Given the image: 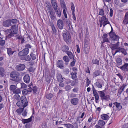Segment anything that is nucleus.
<instances>
[{
	"label": "nucleus",
	"instance_id": "nucleus-57",
	"mask_svg": "<svg viewBox=\"0 0 128 128\" xmlns=\"http://www.w3.org/2000/svg\"><path fill=\"white\" fill-rule=\"evenodd\" d=\"M123 22L125 24H128V18H124L123 20Z\"/></svg>",
	"mask_w": 128,
	"mask_h": 128
},
{
	"label": "nucleus",
	"instance_id": "nucleus-8",
	"mask_svg": "<svg viewBox=\"0 0 128 128\" xmlns=\"http://www.w3.org/2000/svg\"><path fill=\"white\" fill-rule=\"evenodd\" d=\"M3 26L5 27H8L12 26L10 22V19H8L4 21L2 23Z\"/></svg>",
	"mask_w": 128,
	"mask_h": 128
},
{
	"label": "nucleus",
	"instance_id": "nucleus-33",
	"mask_svg": "<svg viewBox=\"0 0 128 128\" xmlns=\"http://www.w3.org/2000/svg\"><path fill=\"white\" fill-rule=\"evenodd\" d=\"M108 116L106 114H102L101 116V118L103 120H106L108 118Z\"/></svg>",
	"mask_w": 128,
	"mask_h": 128
},
{
	"label": "nucleus",
	"instance_id": "nucleus-49",
	"mask_svg": "<svg viewBox=\"0 0 128 128\" xmlns=\"http://www.w3.org/2000/svg\"><path fill=\"white\" fill-rule=\"evenodd\" d=\"M55 11L57 16L58 17H60L61 15L60 11L59 10H56Z\"/></svg>",
	"mask_w": 128,
	"mask_h": 128
},
{
	"label": "nucleus",
	"instance_id": "nucleus-16",
	"mask_svg": "<svg viewBox=\"0 0 128 128\" xmlns=\"http://www.w3.org/2000/svg\"><path fill=\"white\" fill-rule=\"evenodd\" d=\"M126 86V84H123L122 86L119 88L118 90V94L119 95L120 94L122 93V92L124 91V89Z\"/></svg>",
	"mask_w": 128,
	"mask_h": 128
},
{
	"label": "nucleus",
	"instance_id": "nucleus-26",
	"mask_svg": "<svg viewBox=\"0 0 128 128\" xmlns=\"http://www.w3.org/2000/svg\"><path fill=\"white\" fill-rule=\"evenodd\" d=\"M100 72L99 70H97L94 72L92 74L93 78L95 77L100 75Z\"/></svg>",
	"mask_w": 128,
	"mask_h": 128
},
{
	"label": "nucleus",
	"instance_id": "nucleus-6",
	"mask_svg": "<svg viewBox=\"0 0 128 128\" xmlns=\"http://www.w3.org/2000/svg\"><path fill=\"white\" fill-rule=\"evenodd\" d=\"M119 42H117L115 44H112L110 47V48L111 49L112 51L114 50L118 49L119 47L120 46L119 44Z\"/></svg>",
	"mask_w": 128,
	"mask_h": 128
},
{
	"label": "nucleus",
	"instance_id": "nucleus-7",
	"mask_svg": "<svg viewBox=\"0 0 128 128\" xmlns=\"http://www.w3.org/2000/svg\"><path fill=\"white\" fill-rule=\"evenodd\" d=\"M57 25L58 28L60 30L63 28L64 25L62 20L60 19H59L57 21Z\"/></svg>",
	"mask_w": 128,
	"mask_h": 128
},
{
	"label": "nucleus",
	"instance_id": "nucleus-3",
	"mask_svg": "<svg viewBox=\"0 0 128 128\" xmlns=\"http://www.w3.org/2000/svg\"><path fill=\"white\" fill-rule=\"evenodd\" d=\"M62 36L65 42L67 43L71 41V36L69 32L68 31L65 30L62 32Z\"/></svg>",
	"mask_w": 128,
	"mask_h": 128
},
{
	"label": "nucleus",
	"instance_id": "nucleus-51",
	"mask_svg": "<svg viewBox=\"0 0 128 128\" xmlns=\"http://www.w3.org/2000/svg\"><path fill=\"white\" fill-rule=\"evenodd\" d=\"M13 92L14 94H18L20 93V91L19 89L17 88Z\"/></svg>",
	"mask_w": 128,
	"mask_h": 128
},
{
	"label": "nucleus",
	"instance_id": "nucleus-4",
	"mask_svg": "<svg viewBox=\"0 0 128 128\" xmlns=\"http://www.w3.org/2000/svg\"><path fill=\"white\" fill-rule=\"evenodd\" d=\"M100 94V96L102 100H108L110 96L108 95L106 96L105 93L104 92V90L102 91H98Z\"/></svg>",
	"mask_w": 128,
	"mask_h": 128
},
{
	"label": "nucleus",
	"instance_id": "nucleus-27",
	"mask_svg": "<svg viewBox=\"0 0 128 128\" xmlns=\"http://www.w3.org/2000/svg\"><path fill=\"white\" fill-rule=\"evenodd\" d=\"M0 75L1 77H3L5 75V70L2 67H0Z\"/></svg>",
	"mask_w": 128,
	"mask_h": 128
},
{
	"label": "nucleus",
	"instance_id": "nucleus-29",
	"mask_svg": "<svg viewBox=\"0 0 128 128\" xmlns=\"http://www.w3.org/2000/svg\"><path fill=\"white\" fill-rule=\"evenodd\" d=\"M63 59L65 62H66L65 63L66 64L68 65V62H69L70 60L68 56H64L63 57Z\"/></svg>",
	"mask_w": 128,
	"mask_h": 128
},
{
	"label": "nucleus",
	"instance_id": "nucleus-37",
	"mask_svg": "<svg viewBox=\"0 0 128 128\" xmlns=\"http://www.w3.org/2000/svg\"><path fill=\"white\" fill-rule=\"evenodd\" d=\"M60 4L62 8H64L66 9V6L65 3L64 1L62 0H60Z\"/></svg>",
	"mask_w": 128,
	"mask_h": 128
},
{
	"label": "nucleus",
	"instance_id": "nucleus-36",
	"mask_svg": "<svg viewBox=\"0 0 128 128\" xmlns=\"http://www.w3.org/2000/svg\"><path fill=\"white\" fill-rule=\"evenodd\" d=\"M53 94L51 93L46 94L45 95L46 98L49 100L51 99L53 97Z\"/></svg>",
	"mask_w": 128,
	"mask_h": 128
},
{
	"label": "nucleus",
	"instance_id": "nucleus-18",
	"mask_svg": "<svg viewBox=\"0 0 128 128\" xmlns=\"http://www.w3.org/2000/svg\"><path fill=\"white\" fill-rule=\"evenodd\" d=\"M23 79L24 82L26 83H28L30 81V78L29 75L26 74L24 77Z\"/></svg>",
	"mask_w": 128,
	"mask_h": 128
},
{
	"label": "nucleus",
	"instance_id": "nucleus-47",
	"mask_svg": "<svg viewBox=\"0 0 128 128\" xmlns=\"http://www.w3.org/2000/svg\"><path fill=\"white\" fill-rule=\"evenodd\" d=\"M20 96L18 94H16L14 96V98L17 100H19L20 98Z\"/></svg>",
	"mask_w": 128,
	"mask_h": 128
},
{
	"label": "nucleus",
	"instance_id": "nucleus-34",
	"mask_svg": "<svg viewBox=\"0 0 128 128\" xmlns=\"http://www.w3.org/2000/svg\"><path fill=\"white\" fill-rule=\"evenodd\" d=\"M77 73L76 72H72L70 74L72 76V79L74 80L77 78L76 74Z\"/></svg>",
	"mask_w": 128,
	"mask_h": 128
},
{
	"label": "nucleus",
	"instance_id": "nucleus-10",
	"mask_svg": "<svg viewBox=\"0 0 128 128\" xmlns=\"http://www.w3.org/2000/svg\"><path fill=\"white\" fill-rule=\"evenodd\" d=\"M57 66L61 69H63L64 68V64L62 60H58L56 63Z\"/></svg>",
	"mask_w": 128,
	"mask_h": 128
},
{
	"label": "nucleus",
	"instance_id": "nucleus-21",
	"mask_svg": "<svg viewBox=\"0 0 128 128\" xmlns=\"http://www.w3.org/2000/svg\"><path fill=\"white\" fill-rule=\"evenodd\" d=\"M56 78L58 81L59 82H62L63 81V79L62 78V75L59 73L56 74Z\"/></svg>",
	"mask_w": 128,
	"mask_h": 128
},
{
	"label": "nucleus",
	"instance_id": "nucleus-46",
	"mask_svg": "<svg viewBox=\"0 0 128 128\" xmlns=\"http://www.w3.org/2000/svg\"><path fill=\"white\" fill-rule=\"evenodd\" d=\"M64 125L67 128H72L73 127V125L70 124H65Z\"/></svg>",
	"mask_w": 128,
	"mask_h": 128
},
{
	"label": "nucleus",
	"instance_id": "nucleus-15",
	"mask_svg": "<svg viewBox=\"0 0 128 128\" xmlns=\"http://www.w3.org/2000/svg\"><path fill=\"white\" fill-rule=\"evenodd\" d=\"M116 50H117L116 51V52L117 53L118 52H121L125 55L127 54L124 48H121L120 46L119 47L118 49H116Z\"/></svg>",
	"mask_w": 128,
	"mask_h": 128
},
{
	"label": "nucleus",
	"instance_id": "nucleus-44",
	"mask_svg": "<svg viewBox=\"0 0 128 128\" xmlns=\"http://www.w3.org/2000/svg\"><path fill=\"white\" fill-rule=\"evenodd\" d=\"M5 42V41L3 40L2 38L0 37V45L1 46H3L4 45Z\"/></svg>",
	"mask_w": 128,
	"mask_h": 128
},
{
	"label": "nucleus",
	"instance_id": "nucleus-50",
	"mask_svg": "<svg viewBox=\"0 0 128 128\" xmlns=\"http://www.w3.org/2000/svg\"><path fill=\"white\" fill-rule=\"evenodd\" d=\"M71 9L72 10V12H74L75 11L74 6L73 3L72 2L71 4Z\"/></svg>",
	"mask_w": 128,
	"mask_h": 128
},
{
	"label": "nucleus",
	"instance_id": "nucleus-61",
	"mask_svg": "<svg viewBox=\"0 0 128 128\" xmlns=\"http://www.w3.org/2000/svg\"><path fill=\"white\" fill-rule=\"evenodd\" d=\"M28 91L29 92H31L33 90V89L32 88V87L31 86V85H28Z\"/></svg>",
	"mask_w": 128,
	"mask_h": 128
},
{
	"label": "nucleus",
	"instance_id": "nucleus-48",
	"mask_svg": "<svg viewBox=\"0 0 128 128\" xmlns=\"http://www.w3.org/2000/svg\"><path fill=\"white\" fill-rule=\"evenodd\" d=\"M52 29L53 32V34H56L57 32V30L55 26L52 27Z\"/></svg>",
	"mask_w": 128,
	"mask_h": 128
},
{
	"label": "nucleus",
	"instance_id": "nucleus-1",
	"mask_svg": "<svg viewBox=\"0 0 128 128\" xmlns=\"http://www.w3.org/2000/svg\"><path fill=\"white\" fill-rule=\"evenodd\" d=\"M20 74L18 72L16 71L12 72L10 74V76L12 78L10 80L16 82H18L20 80V79L19 78Z\"/></svg>",
	"mask_w": 128,
	"mask_h": 128
},
{
	"label": "nucleus",
	"instance_id": "nucleus-39",
	"mask_svg": "<svg viewBox=\"0 0 128 128\" xmlns=\"http://www.w3.org/2000/svg\"><path fill=\"white\" fill-rule=\"evenodd\" d=\"M78 80L75 79L74 80L72 81L71 82V85L72 86H74L76 84L78 83Z\"/></svg>",
	"mask_w": 128,
	"mask_h": 128
},
{
	"label": "nucleus",
	"instance_id": "nucleus-31",
	"mask_svg": "<svg viewBox=\"0 0 128 128\" xmlns=\"http://www.w3.org/2000/svg\"><path fill=\"white\" fill-rule=\"evenodd\" d=\"M20 99L21 102L24 104L26 103H27L26 102V99L25 96H22Z\"/></svg>",
	"mask_w": 128,
	"mask_h": 128
},
{
	"label": "nucleus",
	"instance_id": "nucleus-19",
	"mask_svg": "<svg viewBox=\"0 0 128 128\" xmlns=\"http://www.w3.org/2000/svg\"><path fill=\"white\" fill-rule=\"evenodd\" d=\"M48 13L50 14V16L52 20H54L56 18L54 12V11H48Z\"/></svg>",
	"mask_w": 128,
	"mask_h": 128
},
{
	"label": "nucleus",
	"instance_id": "nucleus-32",
	"mask_svg": "<svg viewBox=\"0 0 128 128\" xmlns=\"http://www.w3.org/2000/svg\"><path fill=\"white\" fill-rule=\"evenodd\" d=\"M106 19H108V18H106V16H103L101 17L100 18H99V20L100 23H102V22L106 20Z\"/></svg>",
	"mask_w": 128,
	"mask_h": 128
},
{
	"label": "nucleus",
	"instance_id": "nucleus-14",
	"mask_svg": "<svg viewBox=\"0 0 128 128\" xmlns=\"http://www.w3.org/2000/svg\"><path fill=\"white\" fill-rule=\"evenodd\" d=\"M79 99L77 98H74L71 99L70 101L71 103L73 105H77L78 103Z\"/></svg>",
	"mask_w": 128,
	"mask_h": 128
},
{
	"label": "nucleus",
	"instance_id": "nucleus-35",
	"mask_svg": "<svg viewBox=\"0 0 128 128\" xmlns=\"http://www.w3.org/2000/svg\"><path fill=\"white\" fill-rule=\"evenodd\" d=\"M16 85H12L10 86V91L13 92L16 89Z\"/></svg>",
	"mask_w": 128,
	"mask_h": 128
},
{
	"label": "nucleus",
	"instance_id": "nucleus-56",
	"mask_svg": "<svg viewBox=\"0 0 128 128\" xmlns=\"http://www.w3.org/2000/svg\"><path fill=\"white\" fill-rule=\"evenodd\" d=\"M28 92H29L28 90L26 89H24L22 91V93L24 95H26L29 93Z\"/></svg>",
	"mask_w": 128,
	"mask_h": 128
},
{
	"label": "nucleus",
	"instance_id": "nucleus-58",
	"mask_svg": "<svg viewBox=\"0 0 128 128\" xmlns=\"http://www.w3.org/2000/svg\"><path fill=\"white\" fill-rule=\"evenodd\" d=\"M84 48V52L86 54H88V53L89 52L90 50V48Z\"/></svg>",
	"mask_w": 128,
	"mask_h": 128
},
{
	"label": "nucleus",
	"instance_id": "nucleus-42",
	"mask_svg": "<svg viewBox=\"0 0 128 128\" xmlns=\"http://www.w3.org/2000/svg\"><path fill=\"white\" fill-rule=\"evenodd\" d=\"M92 62L93 64H96L98 65L99 64V61L96 59H93L92 60Z\"/></svg>",
	"mask_w": 128,
	"mask_h": 128
},
{
	"label": "nucleus",
	"instance_id": "nucleus-52",
	"mask_svg": "<svg viewBox=\"0 0 128 128\" xmlns=\"http://www.w3.org/2000/svg\"><path fill=\"white\" fill-rule=\"evenodd\" d=\"M30 55L33 60H35L36 58V55L34 54L33 52H31Z\"/></svg>",
	"mask_w": 128,
	"mask_h": 128
},
{
	"label": "nucleus",
	"instance_id": "nucleus-24",
	"mask_svg": "<svg viewBox=\"0 0 128 128\" xmlns=\"http://www.w3.org/2000/svg\"><path fill=\"white\" fill-rule=\"evenodd\" d=\"M62 51L66 53L68 52V51L69 48L68 46H63L62 47Z\"/></svg>",
	"mask_w": 128,
	"mask_h": 128
},
{
	"label": "nucleus",
	"instance_id": "nucleus-13",
	"mask_svg": "<svg viewBox=\"0 0 128 128\" xmlns=\"http://www.w3.org/2000/svg\"><path fill=\"white\" fill-rule=\"evenodd\" d=\"M16 105L19 108L23 107L24 108L27 106L28 105V103H26L24 104L22 102H16Z\"/></svg>",
	"mask_w": 128,
	"mask_h": 128
},
{
	"label": "nucleus",
	"instance_id": "nucleus-11",
	"mask_svg": "<svg viewBox=\"0 0 128 128\" xmlns=\"http://www.w3.org/2000/svg\"><path fill=\"white\" fill-rule=\"evenodd\" d=\"M16 67L17 70L18 71H22L25 69V66L24 64H21L17 65Z\"/></svg>",
	"mask_w": 128,
	"mask_h": 128
},
{
	"label": "nucleus",
	"instance_id": "nucleus-40",
	"mask_svg": "<svg viewBox=\"0 0 128 128\" xmlns=\"http://www.w3.org/2000/svg\"><path fill=\"white\" fill-rule=\"evenodd\" d=\"M24 109V108H18L16 110V112L18 114L20 115L21 114V113L23 111Z\"/></svg>",
	"mask_w": 128,
	"mask_h": 128
},
{
	"label": "nucleus",
	"instance_id": "nucleus-30",
	"mask_svg": "<svg viewBox=\"0 0 128 128\" xmlns=\"http://www.w3.org/2000/svg\"><path fill=\"white\" fill-rule=\"evenodd\" d=\"M116 61L117 65L120 66L122 64V60L120 58H117L116 59Z\"/></svg>",
	"mask_w": 128,
	"mask_h": 128
},
{
	"label": "nucleus",
	"instance_id": "nucleus-28",
	"mask_svg": "<svg viewBox=\"0 0 128 128\" xmlns=\"http://www.w3.org/2000/svg\"><path fill=\"white\" fill-rule=\"evenodd\" d=\"M11 30H12V32L15 34H16L18 33V29L16 28L15 25L12 26L11 27Z\"/></svg>",
	"mask_w": 128,
	"mask_h": 128
},
{
	"label": "nucleus",
	"instance_id": "nucleus-41",
	"mask_svg": "<svg viewBox=\"0 0 128 128\" xmlns=\"http://www.w3.org/2000/svg\"><path fill=\"white\" fill-rule=\"evenodd\" d=\"M10 20L11 23H12V24H15L17 23L18 20L17 19L15 18Z\"/></svg>",
	"mask_w": 128,
	"mask_h": 128
},
{
	"label": "nucleus",
	"instance_id": "nucleus-12",
	"mask_svg": "<svg viewBox=\"0 0 128 128\" xmlns=\"http://www.w3.org/2000/svg\"><path fill=\"white\" fill-rule=\"evenodd\" d=\"M109 35L110 38H111V39L113 40H118L120 38L118 36L116 35L115 33Z\"/></svg>",
	"mask_w": 128,
	"mask_h": 128
},
{
	"label": "nucleus",
	"instance_id": "nucleus-53",
	"mask_svg": "<svg viewBox=\"0 0 128 128\" xmlns=\"http://www.w3.org/2000/svg\"><path fill=\"white\" fill-rule=\"evenodd\" d=\"M46 80L48 82H49L50 80V76L47 75L46 76Z\"/></svg>",
	"mask_w": 128,
	"mask_h": 128
},
{
	"label": "nucleus",
	"instance_id": "nucleus-25",
	"mask_svg": "<svg viewBox=\"0 0 128 128\" xmlns=\"http://www.w3.org/2000/svg\"><path fill=\"white\" fill-rule=\"evenodd\" d=\"M113 104L116 106L118 110H120L122 108V106L120 105V103L116 102H114Z\"/></svg>",
	"mask_w": 128,
	"mask_h": 128
},
{
	"label": "nucleus",
	"instance_id": "nucleus-22",
	"mask_svg": "<svg viewBox=\"0 0 128 128\" xmlns=\"http://www.w3.org/2000/svg\"><path fill=\"white\" fill-rule=\"evenodd\" d=\"M66 54L70 59H74L75 57L74 55L70 51L68 52Z\"/></svg>",
	"mask_w": 128,
	"mask_h": 128
},
{
	"label": "nucleus",
	"instance_id": "nucleus-5",
	"mask_svg": "<svg viewBox=\"0 0 128 128\" xmlns=\"http://www.w3.org/2000/svg\"><path fill=\"white\" fill-rule=\"evenodd\" d=\"M6 32L8 34L6 36V39L7 38H8L13 37L14 36V34H15L12 32V31H11V29L10 28L6 30Z\"/></svg>",
	"mask_w": 128,
	"mask_h": 128
},
{
	"label": "nucleus",
	"instance_id": "nucleus-55",
	"mask_svg": "<svg viewBox=\"0 0 128 128\" xmlns=\"http://www.w3.org/2000/svg\"><path fill=\"white\" fill-rule=\"evenodd\" d=\"M92 89L93 92V93L94 95L98 93L96 91V89H95V88H94V87L93 84H92Z\"/></svg>",
	"mask_w": 128,
	"mask_h": 128
},
{
	"label": "nucleus",
	"instance_id": "nucleus-20",
	"mask_svg": "<svg viewBox=\"0 0 128 128\" xmlns=\"http://www.w3.org/2000/svg\"><path fill=\"white\" fill-rule=\"evenodd\" d=\"M32 116H31L30 118L27 119H22V122L24 124H25L26 123L28 124L29 122H31L32 120Z\"/></svg>",
	"mask_w": 128,
	"mask_h": 128
},
{
	"label": "nucleus",
	"instance_id": "nucleus-43",
	"mask_svg": "<svg viewBox=\"0 0 128 128\" xmlns=\"http://www.w3.org/2000/svg\"><path fill=\"white\" fill-rule=\"evenodd\" d=\"M90 42L89 39L87 37L85 38L84 41V44H89Z\"/></svg>",
	"mask_w": 128,
	"mask_h": 128
},
{
	"label": "nucleus",
	"instance_id": "nucleus-2",
	"mask_svg": "<svg viewBox=\"0 0 128 128\" xmlns=\"http://www.w3.org/2000/svg\"><path fill=\"white\" fill-rule=\"evenodd\" d=\"M25 48L22 51H20L18 54L19 56H24L27 55L28 53L29 49L31 48V46L29 44H27L25 46Z\"/></svg>",
	"mask_w": 128,
	"mask_h": 128
},
{
	"label": "nucleus",
	"instance_id": "nucleus-60",
	"mask_svg": "<svg viewBox=\"0 0 128 128\" xmlns=\"http://www.w3.org/2000/svg\"><path fill=\"white\" fill-rule=\"evenodd\" d=\"M65 89L66 90L68 91L70 90L71 89V86L70 85L66 86L65 87Z\"/></svg>",
	"mask_w": 128,
	"mask_h": 128
},
{
	"label": "nucleus",
	"instance_id": "nucleus-54",
	"mask_svg": "<svg viewBox=\"0 0 128 128\" xmlns=\"http://www.w3.org/2000/svg\"><path fill=\"white\" fill-rule=\"evenodd\" d=\"M21 88H27V86L24 83H20Z\"/></svg>",
	"mask_w": 128,
	"mask_h": 128
},
{
	"label": "nucleus",
	"instance_id": "nucleus-45",
	"mask_svg": "<svg viewBox=\"0 0 128 128\" xmlns=\"http://www.w3.org/2000/svg\"><path fill=\"white\" fill-rule=\"evenodd\" d=\"M105 124L104 121L103 120H99L98 122V124L100 126H102L104 125Z\"/></svg>",
	"mask_w": 128,
	"mask_h": 128
},
{
	"label": "nucleus",
	"instance_id": "nucleus-63",
	"mask_svg": "<svg viewBox=\"0 0 128 128\" xmlns=\"http://www.w3.org/2000/svg\"><path fill=\"white\" fill-rule=\"evenodd\" d=\"M72 60H73V61L70 63V66H73L74 65L76 61V60L74 58Z\"/></svg>",
	"mask_w": 128,
	"mask_h": 128
},
{
	"label": "nucleus",
	"instance_id": "nucleus-38",
	"mask_svg": "<svg viewBox=\"0 0 128 128\" xmlns=\"http://www.w3.org/2000/svg\"><path fill=\"white\" fill-rule=\"evenodd\" d=\"M94 84L96 87L100 88H102V84L98 82H96Z\"/></svg>",
	"mask_w": 128,
	"mask_h": 128
},
{
	"label": "nucleus",
	"instance_id": "nucleus-62",
	"mask_svg": "<svg viewBox=\"0 0 128 128\" xmlns=\"http://www.w3.org/2000/svg\"><path fill=\"white\" fill-rule=\"evenodd\" d=\"M104 11L102 9H100L99 13V14L101 16H102L104 15Z\"/></svg>",
	"mask_w": 128,
	"mask_h": 128
},
{
	"label": "nucleus",
	"instance_id": "nucleus-23",
	"mask_svg": "<svg viewBox=\"0 0 128 128\" xmlns=\"http://www.w3.org/2000/svg\"><path fill=\"white\" fill-rule=\"evenodd\" d=\"M6 49L7 53L9 56H12L16 51L12 50V49L10 48H7Z\"/></svg>",
	"mask_w": 128,
	"mask_h": 128
},
{
	"label": "nucleus",
	"instance_id": "nucleus-64",
	"mask_svg": "<svg viewBox=\"0 0 128 128\" xmlns=\"http://www.w3.org/2000/svg\"><path fill=\"white\" fill-rule=\"evenodd\" d=\"M70 72V70L68 68L65 69L64 70V72L66 74H68Z\"/></svg>",
	"mask_w": 128,
	"mask_h": 128
},
{
	"label": "nucleus",
	"instance_id": "nucleus-59",
	"mask_svg": "<svg viewBox=\"0 0 128 128\" xmlns=\"http://www.w3.org/2000/svg\"><path fill=\"white\" fill-rule=\"evenodd\" d=\"M24 58L25 60L27 61H30L31 60L30 56L29 55L25 57Z\"/></svg>",
	"mask_w": 128,
	"mask_h": 128
},
{
	"label": "nucleus",
	"instance_id": "nucleus-17",
	"mask_svg": "<svg viewBox=\"0 0 128 128\" xmlns=\"http://www.w3.org/2000/svg\"><path fill=\"white\" fill-rule=\"evenodd\" d=\"M16 38L18 40V41L19 44H20V42L21 41V43L22 44L25 41L24 38L21 36H17L16 37Z\"/></svg>",
	"mask_w": 128,
	"mask_h": 128
},
{
	"label": "nucleus",
	"instance_id": "nucleus-9",
	"mask_svg": "<svg viewBox=\"0 0 128 128\" xmlns=\"http://www.w3.org/2000/svg\"><path fill=\"white\" fill-rule=\"evenodd\" d=\"M120 68L124 72L128 71V63H125L123 66H120Z\"/></svg>",
	"mask_w": 128,
	"mask_h": 128
}]
</instances>
